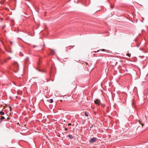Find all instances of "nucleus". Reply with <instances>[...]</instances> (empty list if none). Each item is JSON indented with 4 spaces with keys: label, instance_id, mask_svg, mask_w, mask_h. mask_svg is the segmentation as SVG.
Segmentation results:
<instances>
[{
    "label": "nucleus",
    "instance_id": "obj_1",
    "mask_svg": "<svg viewBox=\"0 0 148 148\" xmlns=\"http://www.w3.org/2000/svg\"><path fill=\"white\" fill-rule=\"evenodd\" d=\"M13 66L14 67L16 68V69L17 70L16 71H18V70L19 66L17 62L16 61L14 62Z\"/></svg>",
    "mask_w": 148,
    "mask_h": 148
},
{
    "label": "nucleus",
    "instance_id": "obj_2",
    "mask_svg": "<svg viewBox=\"0 0 148 148\" xmlns=\"http://www.w3.org/2000/svg\"><path fill=\"white\" fill-rule=\"evenodd\" d=\"M97 138L96 137H93L91 138L89 141V143H92L95 142L97 140Z\"/></svg>",
    "mask_w": 148,
    "mask_h": 148
},
{
    "label": "nucleus",
    "instance_id": "obj_3",
    "mask_svg": "<svg viewBox=\"0 0 148 148\" xmlns=\"http://www.w3.org/2000/svg\"><path fill=\"white\" fill-rule=\"evenodd\" d=\"M95 103L97 105H99L100 101L99 100L97 99L95 101Z\"/></svg>",
    "mask_w": 148,
    "mask_h": 148
},
{
    "label": "nucleus",
    "instance_id": "obj_4",
    "mask_svg": "<svg viewBox=\"0 0 148 148\" xmlns=\"http://www.w3.org/2000/svg\"><path fill=\"white\" fill-rule=\"evenodd\" d=\"M68 137L70 139H72V138H74V137L72 135H69L68 136Z\"/></svg>",
    "mask_w": 148,
    "mask_h": 148
},
{
    "label": "nucleus",
    "instance_id": "obj_5",
    "mask_svg": "<svg viewBox=\"0 0 148 148\" xmlns=\"http://www.w3.org/2000/svg\"><path fill=\"white\" fill-rule=\"evenodd\" d=\"M4 112L2 111V110H1L0 112V114L1 115H3L4 114Z\"/></svg>",
    "mask_w": 148,
    "mask_h": 148
},
{
    "label": "nucleus",
    "instance_id": "obj_6",
    "mask_svg": "<svg viewBox=\"0 0 148 148\" xmlns=\"http://www.w3.org/2000/svg\"><path fill=\"white\" fill-rule=\"evenodd\" d=\"M52 53L53 54V55L55 54V50H52L51 51Z\"/></svg>",
    "mask_w": 148,
    "mask_h": 148
},
{
    "label": "nucleus",
    "instance_id": "obj_7",
    "mask_svg": "<svg viewBox=\"0 0 148 148\" xmlns=\"http://www.w3.org/2000/svg\"><path fill=\"white\" fill-rule=\"evenodd\" d=\"M29 58L28 57H27L26 59L25 60V62H27Z\"/></svg>",
    "mask_w": 148,
    "mask_h": 148
},
{
    "label": "nucleus",
    "instance_id": "obj_8",
    "mask_svg": "<svg viewBox=\"0 0 148 148\" xmlns=\"http://www.w3.org/2000/svg\"><path fill=\"white\" fill-rule=\"evenodd\" d=\"M5 119V118L4 116H1V120L2 119Z\"/></svg>",
    "mask_w": 148,
    "mask_h": 148
},
{
    "label": "nucleus",
    "instance_id": "obj_9",
    "mask_svg": "<svg viewBox=\"0 0 148 148\" xmlns=\"http://www.w3.org/2000/svg\"><path fill=\"white\" fill-rule=\"evenodd\" d=\"M9 53H11L12 52V51L11 50H10L9 51H8L7 50H6Z\"/></svg>",
    "mask_w": 148,
    "mask_h": 148
},
{
    "label": "nucleus",
    "instance_id": "obj_10",
    "mask_svg": "<svg viewBox=\"0 0 148 148\" xmlns=\"http://www.w3.org/2000/svg\"><path fill=\"white\" fill-rule=\"evenodd\" d=\"M50 103H52L53 102V99H50Z\"/></svg>",
    "mask_w": 148,
    "mask_h": 148
},
{
    "label": "nucleus",
    "instance_id": "obj_11",
    "mask_svg": "<svg viewBox=\"0 0 148 148\" xmlns=\"http://www.w3.org/2000/svg\"><path fill=\"white\" fill-rule=\"evenodd\" d=\"M85 115L86 116H88V114L86 112H85Z\"/></svg>",
    "mask_w": 148,
    "mask_h": 148
},
{
    "label": "nucleus",
    "instance_id": "obj_12",
    "mask_svg": "<svg viewBox=\"0 0 148 148\" xmlns=\"http://www.w3.org/2000/svg\"><path fill=\"white\" fill-rule=\"evenodd\" d=\"M38 47V46H36V45H34L33 46V47H34V48H35V47Z\"/></svg>",
    "mask_w": 148,
    "mask_h": 148
},
{
    "label": "nucleus",
    "instance_id": "obj_13",
    "mask_svg": "<svg viewBox=\"0 0 148 148\" xmlns=\"http://www.w3.org/2000/svg\"><path fill=\"white\" fill-rule=\"evenodd\" d=\"M139 123H140L142 125H143V124L141 123V121H139Z\"/></svg>",
    "mask_w": 148,
    "mask_h": 148
},
{
    "label": "nucleus",
    "instance_id": "obj_14",
    "mask_svg": "<svg viewBox=\"0 0 148 148\" xmlns=\"http://www.w3.org/2000/svg\"><path fill=\"white\" fill-rule=\"evenodd\" d=\"M64 130L65 131H66L67 130V128H65Z\"/></svg>",
    "mask_w": 148,
    "mask_h": 148
},
{
    "label": "nucleus",
    "instance_id": "obj_15",
    "mask_svg": "<svg viewBox=\"0 0 148 148\" xmlns=\"http://www.w3.org/2000/svg\"><path fill=\"white\" fill-rule=\"evenodd\" d=\"M137 46V47H139V46H140V45H138V44H137V46Z\"/></svg>",
    "mask_w": 148,
    "mask_h": 148
},
{
    "label": "nucleus",
    "instance_id": "obj_16",
    "mask_svg": "<svg viewBox=\"0 0 148 148\" xmlns=\"http://www.w3.org/2000/svg\"><path fill=\"white\" fill-rule=\"evenodd\" d=\"M71 125V123H69L68 125L69 126Z\"/></svg>",
    "mask_w": 148,
    "mask_h": 148
},
{
    "label": "nucleus",
    "instance_id": "obj_17",
    "mask_svg": "<svg viewBox=\"0 0 148 148\" xmlns=\"http://www.w3.org/2000/svg\"><path fill=\"white\" fill-rule=\"evenodd\" d=\"M94 114L95 115H96L97 114V113H96V112H94Z\"/></svg>",
    "mask_w": 148,
    "mask_h": 148
},
{
    "label": "nucleus",
    "instance_id": "obj_18",
    "mask_svg": "<svg viewBox=\"0 0 148 148\" xmlns=\"http://www.w3.org/2000/svg\"><path fill=\"white\" fill-rule=\"evenodd\" d=\"M11 58V57H9L8 58V60H9V59H10Z\"/></svg>",
    "mask_w": 148,
    "mask_h": 148
},
{
    "label": "nucleus",
    "instance_id": "obj_19",
    "mask_svg": "<svg viewBox=\"0 0 148 148\" xmlns=\"http://www.w3.org/2000/svg\"><path fill=\"white\" fill-rule=\"evenodd\" d=\"M105 50V49H102V51H104Z\"/></svg>",
    "mask_w": 148,
    "mask_h": 148
},
{
    "label": "nucleus",
    "instance_id": "obj_20",
    "mask_svg": "<svg viewBox=\"0 0 148 148\" xmlns=\"http://www.w3.org/2000/svg\"><path fill=\"white\" fill-rule=\"evenodd\" d=\"M93 126V125H92L90 127V128H91Z\"/></svg>",
    "mask_w": 148,
    "mask_h": 148
},
{
    "label": "nucleus",
    "instance_id": "obj_21",
    "mask_svg": "<svg viewBox=\"0 0 148 148\" xmlns=\"http://www.w3.org/2000/svg\"><path fill=\"white\" fill-rule=\"evenodd\" d=\"M2 120L0 119V123L1 122Z\"/></svg>",
    "mask_w": 148,
    "mask_h": 148
},
{
    "label": "nucleus",
    "instance_id": "obj_22",
    "mask_svg": "<svg viewBox=\"0 0 148 148\" xmlns=\"http://www.w3.org/2000/svg\"><path fill=\"white\" fill-rule=\"evenodd\" d=\"M11 45H12V42H11Z\"/></svg>",
    "mask_w": 148,
    "mask_h": 148
},
{
    "label": "nucleus",
    "instance_id": "obj_23",
    "mask_svg": "<svg viewBox=\"0 0 148 148\" xmlns=\"http://www.w3.org/2000/svg\"><path fill=\"white\" fill-rule=\"evenodd\" d=\"M38 70V71H40V70Z\"/></svg>",
    "mask_w": 148,
    "mask_h": 148
},
{
    "label": "nucleus",
    "instance_id": "obj_24",
    "mask_svg": "<svg viewBox=\"0 0 148 148\" xmlns=\"http://www.w3.org/2000/svg\"><path fill=\"white\" fill-rule=\"evenodd\" d=\"M9 119V118H8V119Z\"/></svg>",
    "mask_w": 148,
    "mask_h": 148
}]
</instances>
